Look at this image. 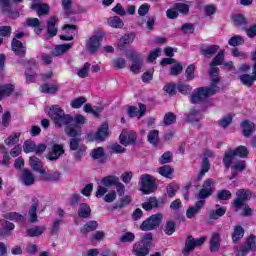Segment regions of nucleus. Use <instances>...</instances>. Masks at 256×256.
Segmentation results:
<instances>
[{
  "label": "nucleus",
  "mask_w": 256,
  "mask_h": 256,
  "mask_svg": "<svg viewBox=\"0 0 256 256\" xmlns=\"http://www.w3.org/2000/svg\"><path fill=\"white\" fill-rule=\"evenodd\" d=\"M65 133L68 137H71L69 147L74 161H81L87 155V146H85V144H81V137L75 128L67 126L65 128Z\"/></svg>",
  "instance_id": "nucleus-1"
},
{
  "label": "nucleus",
  "mask_w": 256,
  "mask_h": 256,
  "mask_svg": "<svg viewBox=\"0 0 256 256\" xmlns=\"http://www.w3.org/2000/svg\"><path fill=\"white\" fill-rule=\"evenodd\" d=\"M48 115L58 127H63V125L71 127V123H73V116L65 114V111L59 105H52L48 111Z\"/></svg>",
  "instance_id": "nucleus-2"
},
{
  "label": "nucleus",
  "mask_w": 256,
  "mask_h": 256,
  "mask_svg": "<svg viewBox=\"0 0 256 256\" xmlns=\"http://www.w3.org/2000/svg\"><path fill=\"white\" fill-rule=\"evenodd\" d=\"M217 91L219 90H216V88L213 86L197 88L193 91V93L190 96V103H192L193 105L203 103L205 99L211 97L212 95H215Z\"/></svg>",
  "instance_id": "nucleus-3"
},
{
  "label": "nucleus",
  "mask_w": 256,
  "mask_h": 256,
  "mask_svg": "<svg viewBox=\"0 0 256 256\" xmlns=\"http://www.w3.org/2000/svg\"><path fill=\"white\" fill-rule=\"evenodd\" d=\"M151 241H153V234L148 233V234L144 235L139 242H136L133 245V248H132L133 255H135V256L149 255Z\"/></svg>",
  "instance_id": "nucleus-4"
},
{
  "label": "nucleus",
  "mask_w": 256,
  "mask_h": 256,
  "mask_svg": "<svg viewBox=\"0 0 256 256\" xmlns=\"http://www.w3.org/2000/svg\"><path fill=\"white\" fill-rule=\"evenodd\" d=\"M205 241H207V236H201L195 239L192 235H188L184 243V248L182 249V254L188 256L195 251L196 247H201Z\"/></svg>",
  "instance_id": "nucleus-5"
},
{
  "label": "nucleus",
  "mask_w": 256,
  "mask_h": 256,
  "mask_svg": "<svg viewBox=\"0 0 256 256\" xmlns=\"http://www.w3.org/2000/svg\"><path fill=\"white\" fill-rule=\"evenodd\" d=\"M140 191L144 195H150V193H155L157 189V184L155 183V178L151 174H143L139 181Z\"/></svg>",
  "instance_id": "nucleus-6"
},
{
  "label": "nucleus",
  "mask_w": 256,
  "mask_h": 256,
  "mask_svg": "<svg viewBox=\"0 0 256 256\" xmlns=\"http://www.w3.org/2000/svg\"><path fill=\"white\" fill-rule=\"evenodd\" d=\"M161 221H163V214H153L142 222L140 229L142 231H153V229H157L161 225Z\"/></svg>",
  "instance_id": "nucleus-7"
},
{
  "label": "nucleus",
  "mask_w": 256,
  "mask_h": 256,
  "mask_svg": "<svg viewBox=\"0 0 256 256\" xmlns=\"http://www.w3.org/2000/svg\"><path fill=\"white\" fill-rule=\"evenodd\" d=\"M253 193L247 189H239L236 191V199L232 202L233 207H235L236 211L242 209V207L249 201L252 197Z\"/></svg>",
  "instance_id": "nucleus-8"
},
{
  "label": "nucleus",
  "mask_w": 256,
  "mask_h": 256,
  "mask_svg": "<svg viewBox=\"0 0 256 256\" xmlns=\"http://www.w3.org/2000/svg\"><path fill=\"white\" fill-rule=\"evenodd\" d=\"M251 59L254 62L252 64V76L249 74H243L239 76V80L242 83V85H245V87H252L253 83H255L256 81V50H254L251 53Z\"/></svg>",
  "instance_id": "nucleus-9"
},
{
  "label": "nucleus",
  "mask_w": 256,
  "mask_h": 256,
  "mask_svg": "<svg viewBox=\"0 0 256 256\" xmlns=\"http://www.w3.org/2000/svg\"><path fill=\"white\" fill-rule=\"evenodd\" d=\"M103 37H105V33H100L93 35L86 42V48L91 55H95L97 51H99V47H101V41H103Z\"/></svg>",
  "instance_id": "nucleus-10"
},
{
  "label": "nucleus",
  "mask_w": 256,
  "mask_h": 256,
  "mask_svg": "<svg viewBox=\"0 0 256 256\" xmlns=\"http://www.w3.org/2000/svg\"><path fill=\"white\" fill-rule=\"evenodd\" d=\"M128 58L132 61L130 71L134 73V75H139L141 69H143V56L137 52H130Z\"/></svg>",
  "instance_id": "nucleus-11"
},
{
  "label": "nucleus",
  "mask_w": 256,
  "mask_h": 256,
  "mask_svg": "<svg viewBox=\"0 0 256 256\" xmlns=\"http://www.w3.org/2000/svg\"><path fill=\"white\" fill-rule=\"evenodd\" d=\"M109 137V125L102 124L98 131L87 135L88 141H105Z\"/></svg>",
  "instance_id": "nucleus-12"
},
{
  "label": "nucleus",
  "mask_w": 256,
  "mask_h": 256,
  "mask_svg": "<svg viewBox=\"0 0 256 256\" xmlns=\"http://www.w3.org/2000/svg\"><path fill=\"white\" fill-rule=\"evenodd\" d=\"M249 251H256V236L253 234L248 237L246 245L237 250L236 255L245 256L249 253Z\"/></svg>",
  "instance_id": "nucleus-13"
},
{
  "label": "nucleus",
  "mask_w": 256,
  "mask_h": 256,
  "mask_svg": "<svg viewBox=\"0 0 256 256\" xmlns=\"http://www.w3.org/2000/svg\"><path fill=\"white\" fill-rule=\"evenodd\" d=\"M65 153V149L61 144H53L50 152L47 155L48 161H57L61 155Z\"/></svg>",
  "instance_id": "nucleus-14"
},
{
  "label": "nucleus",
  "mask_w": 256,
  "mask_h": 256,
  "mask_svg": "<svg viewBox=\"0 0 256 256\" xmlns=\"http://www.w3.org/2000/svg\"><path fill=\"white\" fill-rule=\"evenodd\" d=\"M39 207V199L33 197L31 200V206L28 211V221L29 223H37L39 221L37 216V209Z\"/></svg>",
  "instance_id": "nucleus-15"
},
{
  "label": "nucleus",
  "mask_w": 256,
  "mask_h": 256,
  "mask_svg": "<svg viewBox=\"0 0 256 256\" xmlns=\"http://www.w3.org/2000/svg\"><path fill=\"white\" fill-rule=\"evenodd\" d=\"M205 207V200H198L194 206H191L186 211L187 219H193L195 215H199L201 213V209Z\"/></svg>",
  "instance_id": "nucleus-16"
},
{
  "label": "nucleus",
  "mask_w": 256,
  "mask_h": 256,
  "mask_svg": "<svg viewBox=\"0 0 256 256\" xmlns=\"http://www.w3.org/2000/svg\"><path fill=\"white\" fill-rule=\"evenodd\" d=\"M209 249L211 253H217L221 249V234L219 232H213L210 238Z\"/></svg>",
  "instance_id": "nucleus-17"
},
{
  "label": "nucleus",
  "mask_w": 256,
  "mask_h": 256,
  "mask_svg": "<svg viewBox=\"0 0 256 256\" xmlns=\"http://www.w3.org/2000/svg\"><path fill=\"white\" fill-rule=\"evenodd\" d=\"M21 183L26 187H31V185H35V174H33L31 170H22Z\"/></svg>",
  "instance_id": "nucleus-18"
},
{
  "label": "nucleus",
  "mask_w": 256,
  "mask_h": 256,
  "mask_svg": "<svg viewBox=\"0 0 256 256\" xmlns=\"http://www.w3.org/2000/svg\"><path fill=\"white\" fill-rule=\"evenodd\" d=\"M147 111V107L145 106V104H139V109L135 106H130L128 109V116L129 117H137L138 119H141V117H143V115H145Z\"/></svg>",
  "instance_id": "nucleus-19"
},
{
  "label": "nucleus",
  "mask_w": 256,
  "mask_h": 256,
  "mask_svg": "<svg viewBox=\"0 0 256 256\" xmlns=\"http://www.w3.org/2000/svg\"><path fill=\"white\" fill-rule=\"evenodd\" d=\"M11 48L15 55L22 56L27 53V48L23 45V42L17 40L16 38L12 39Z\"/></svg>",
  "instance_id": "nucleus-20"
},
{
  "label": "nucleus",
  "mask_w": 256,
  "mask_h": 256,
  "mask_svg": "<svg viewBox=\"0 0 256 256\" xmlns=\"http://www.w3.org/2000/svg\"><path fill=\"white\" fill-rule=\"evenodd\" d=\"M30 166L33 169V171H36L37 173H40V175L45 174V169H43V164L41 163V160L37 158V156H31L29 158Z\"/></svg>",
  "instance_id": "nucleus-21"
},
{
  "label": "nucleus",
  "mask_w": 256,
  "mask_h": 256,
  "mask_svg": "<svg viewBox=\"0 0 256 256\" xmlns=\"http://www.w3.org/2000/svg\"><path fill=\"white\" fill-rule=\"evenodd\" d=\"M41 181H49L50 183H57V181L61 180V172L55 171L51 173L45 172L40 177Z\"/></svg>",
  "instance_id": "nucleus-22"
},
{
  "label": "nucleus",
  "mask_w": 256,
  "mask_h": 256,
  "mask_svg": "<svg viewBox=\"0 0 256 256\" xmlns=\"http://www.w3.org/2000/svg\"><path fill=\"white\" fill-rule=\"evenodd\" d=\"M244 137H249L255 133V124L249 120H244L241 123Z\"/></svg>",
  "instance_id": "nucleus-23"
},
{
  "label": "nucleus",
  "mask_w": 256,
  "mask_h": 256,
  "mask_svg": "<svg viewBox=\"0 0 256 256\" xmlns=\"http://www.w3.org/2000/svg\"><path fill=\"white\" fill-rule=\"evenodd\" d=\"M209 74L211 75L210 87H214V89L219 91V87L217 86V83H219V68L211 66Z\"/></svg>",
  "instance_id": "nucleus-24"
},
{
  "label": "nucleus",
  "mask_w": 256,
  "mask_h": 256,
  "mask_svg": "<svg viewBox=\"0 0 256 256\" xmlns=\"http://www.w3.org/2000/svg\"><path fill=\"white\" fill-rule=\"evenodd\" d=\"M31 9L37 12L38 17L41 15H48L49 14V5L43 3H34L32 4Z\"/></svg>",
  "instance_id": "nucleus-25"
},
{
  "label": "nucleus",
  "mask_w": 256,
  "mask_h": 256,
  "mask_svg": "<svg viewBox=\"0 0 256 256\" xmlns=\"http://www.w3.org/2000/svg\"><path fill=\"white\" fill-rule=\"evenodd\" d=\"M78 216L81 219H89L91 217V206L87 203H81L78 208Z\"/></svg>",
  "instance_id": "nucleus-26"
},
{
  "label": "nucleus",
  "mask_w": 256,
  "mask_h": 256,
  "mask_svg": "<svg viewBox=\"0 0 256 256\" xmlns=\"http://www.w3.org/2000/svg\"><path fill=\"white\" fill-rule=\"evenodd\" d=\"M71 47H73V43L57 45L52 51V55H54V57H59V55H64V53H67V51H69Z\"/></svg>",
  "instance_id": "nucleus-27"
},
{
  "label": "nucleus",
  "mask_w": 256,
  "mask_h": 256,
  "mask_svg": "<svg viewBox=\"0 0 256 256\" xmlns=\"http://www.w3.org/2000/svg\"><path fill=\"white\" fill-rule=\"evenodd\" d=\"M135 40V34L131 33V34H125L124 36H122L120 38V41L118 43V47L121 51H123V49H125L126 45H131V43H133V41Z\"/></svg>",
  "instance_id": "nucleus-28"
},
{
  "label": "nucleus",
  "mask_w": 256,
  "mask_h": 256,
  "mask_svg": "<svg viewBox=\"0 0 256 256\" xmlns=\"http://www.w3.org/2000/svg\"><path fill=\"white\" fill-rule=\"evenodd\" d=\"M185 121L186 123H199L201 121V112L195 109L190 110L186 115Z\"/></svg>",
  "instance_id": "nucleus-29"
},
{
  "label": "nucleus",
  "mask_w": 256,
  "mask_h": 256,
  "mask_svg": "<svg viewBox=\"0 0 256 256\" xmlns=\"http://www.w3.org/2000/svg\"><path fill=\"white\" fill-rule=\"evenodd\" d=\"M245 236V229L242 228L241 225H236L234 227V231L232 233V241L233 243H239L242 237Z\"/></svg>",
  "instance_id": "nucleus-30"
},
{
  "label": "nucleus",
  "mask_w": 256,
  "mask_h": 256,
  "mask_svg": "<svg viewBox=\"0 0 256 256\" xmlns=\"http://www.w3.org/2000/svg\"><path fill=\"white\" fill-rule=\"evenodd\" d=\"M15 91V86L13 84H5L0 86V101L9 97L11 93Z\"/></svg>",
  "instance_id": "nucleus-31"
},
{
  "label": "nucleus",
  "mask_w": 256,
  "mask_h": 256,
  "mask_svg": "<svg viewBox=\"0 0 256 256\" xmlns=\"http://www.w3.org/2000/svg\"><path fill=\"white\" fill-rule=\"evenodd\" d=\"M45 226H35L26 230L27 237H40L45 233Z\"/></svg>",
  "instance_id": "nucleus-32"
},
{
  "label": "nucleus",
  "mask_w": 256,
  "mask_h": 256,
  "mask_svg": "<svg viewBox=\"0 0 256 256\" xmlns=\"http://www.w3.org/2000/svg\"><path fill=\"white\" fill-rule=\"evenodd\" d=\"M5 219H9L10 221H16L17 223H25L27 218L24 215H21L17 212H9L4 214Z\"/></svg>",
  "instance_id": "nucleus-33"
},
{
  "label": "nucleus",
  "mask_w": 256,
  "mask_h": 256,
  "mask_svg": "<svg viewBox=\"0 0 256 256\" xmlns=\"http://www.w3.org/2000/svg\"><path fill=\"white\" fill-rule=\"evenodd\" d=\"M119 181V177L115 176V175H109V176H105L101 179V183L103 186L107 187H113L117 185V182Z\"/></svg>",
  "instance_id": "nucleus-34"
},
{
  "label": "nucleus",
  "mask_w": 256,
  "mask_h": 256,
  "mask_svg": "<svg viewBox=\"0 0 256 256\" xmlns=\"http://www.w3.org/2000/svg\"><path fill=\"white\" fill-rule=\"evenodd\" d=\"M99 227V223L95 220H91L87 222L82 228L81 233L83 235H87V233H91L92 231H96V229Z\"/></svg>",
  "instance_id": "nucleus-35"
},
{
  "label": "nucleus",
  "mask_w": 256,
  "mask_h": 256,
  "mask_svg": "<svg viewBox=\"0 0 256 256\" xmlns=\"http://www.w3.org/2000/svg\"><path fill=\"white\" fill-rule=\"evenodd\" d=\"M209 169H211V162H209V159L203 158L201 171L199 172V174L197 176L198 181H201V179H203V177H205V173H209Z\"/></svg>",
  "instance_id": "nucleus-36"
},
{
  "label": "nucleus",
  "mask_w": 256,
  "mask_h": 256,
  "mask_svg": "<svg viewBox=\"0 0 256 256\" xmlns=\"http://www.w3.org/2000/svg\"><path fill=\"white\" fill-rule=\"evenodd\" d=\"M219 51V45H210L206 48L201 50V55H204V57H207L208 59H211L215 53Z\"/></svg>",
  "instance_id": "nucleus-37"
},
{
  "label": "nucleus",
  "mask_w": 256,
  "mask_h": 256,
  "mask_svg": "<svg viewBox=\"0 0 256 256\" xmlns=\"http://www.w3.org/2000/svg\"><path fill=\"white\" fill-rule=\"evenodd\" d=\"M225 213H227V208L222 206L216 210H211L209 212V219L211 221H216V219H219V217H223V215H225Z\"/></svg>",
  "instance_id": "nucleus-38"
},
{
  "label": "nucleus",
  "mask_w": 256,
  "mask_h": 256,
  "mask_svg": "<svg viewBox=\"0 0 256 256\" xmlns=\"http://www.w3.org/2000/svg\"><path fill=\"white\" fill-rule=\"evenodd\" d=\"M234 25L238 27V29H245L247 27V18L245 16L238 14L233 17Z\"/></svg>",
  "instance_id": "nucleus-39"
},
{
  "label": "nucleus",
  "mask_w": 256,
  "mask_h": 256,
  "mask_svg": "<svg viewBox=\"0 0 256 256\" xmlns=\"http://www.w3.org/2000/svg\"><path fill=\"white\" fill-rule=\"evenodd\" d=\"M233 159H235V153H233V150H230L229 152L224 153L222 163L227 170H229V168L231 167V163H233Z\"/></svg>",
  "instance_id": "nucleus-40"
},
{
  "label": "nucleus",
  "mask_w": 256,
  "mask_h": 256,
  "mask_svg": "<svg viewBox=\"0 0 256 256\" xmlns=\"http://www.w3.org/2000/svg\"><path fill=\"white\" fill-rule=\"evenodd\" d=\"M108 25L113 29H123V20L119 16H113L108 19Z\"/></svg>",
  "instance_id": "nucleus-41"
},
{
  "label": "nucleus",
  "mask_w": 256,
  "mask_h": 256,
  "mask_svg": "<svg viewBox=\"0 0 256 256\" xmlns=\"http://www.w3.org/2000/svg\"><path fill=\"white\" fill-rule=\"evenodd\" d=\"M40 91H41V93L53 95V94L57 93V91H59V86L50 85V84H42L40 86Z\"/></svg>",
  "instance_id": "nucleus-42"
},
{
  "label": "nucleus",
  "mask_w": 256,
  "mask_h": 256,
  "mask_svg": "<svg viewBox=\"0 0 256 256\" xmlns=\"http://www.w3.org/2000/svg\"><path fill=\"white\" fill-rule=\"evenodd\" d=\"M225 61V50H220L210 63V67H217V65H223Z\"/></svg>",
  "instance_id": "nucleus-43"
},
{
  "label": "nucleus",
  "mask_w": 256,
  "mask_h": 256,
  "mask_svg": "<svg viewBox=\"0 0 256 256\" xmlns=\"http://www.w3.org/2000/svg\"><path fill=\"white\" fill-rule=\"evenodd\" d=\"M57 23V18L52 17L48 21V37H55L57 35V28H55V25Z\"/></svg>",
  "instance_id": "nucleus-44"
},
{
  "label": "nucleus",
  "mask_w": 256,
  "mask_h": 256,
  "mask_svg": "<svg viewBox=\"0 0 256 256\" xmlns=\"http://www.w3.org/2000/svg\"><path fill=\"white\" fill-rule=\"evenodd\" d=\"M232 153H234L235 157H241L242 159H245L247 155H249V150L245 146H238L236 149L232 150Z\"/></svg>",
  "instance_id": "nucleus-45"
},
{
  "label": "nucleus",
  "mask_w": 256,
  "mask_h": 256,
  "mask_svg": "<svg viewBox=\"0 0 256 256\" xmlns=\"http://www.w3.org/2000/svg\"><path fill=\"white\" fill-rule=\"evenodd\" d=\"M243 43H245V40L241 35H234L228 41L231 47H239V45H243Z\"/></svg>",
  "instance_id": "nucleus-46"
},
{
  "label": "nucleus",
  "mask_w": 256,
  "mask_h": 256,
  "mask_svg": "<svg viewBox=\"0 0 256 256\" xmlns=\"http://www.w3.org/2000/svg\"><path fill=\"white\" fill-rule=\"evenodd\" d=\"M177 121V115L173 112H168L164 115L163 123L167 127L173 125Z\"/></svg>",
  "instance_id": "nucleus-47"
},
{
  "label": "nucleus",
  "mask_w": 256,
  "mask_h": 256,
  "mask_svg": "<svg viewBox=\"0 0 256 256\" xmlns=\"http://www.w3.org/2000/svg\"><path fill=\"white\" fill-rule=\"evenodd\" d=\"M231 123H233V116L231 114L224 116L218 121V125L219 127H222V129H227Z\"/></svg>",
  "instance_id": "nucleus-48"
},
{
  "label": "nucleus",
  "mask_w": 256,
  "mask_h": 256,
  "mask_svg": "<svg viewBox=\"0 0 256 256\" xmlns=\"http://www.w3.org/2000/svg\"><path fill=\"white\" fill-rule=\"evenodd\" d=\"M175 9L180 13L181 15H189V4L180 2L174 4Z\"/></svg>",
  "instance_id": "nucleus-49"
},
{
  "label": "nucleus",
  "mask_w": 256,
  "mask_h": 256,
  "mask_svg": "<svg viewBox=\"0 0 256 256\" xmlns=\"http://www.w3.org/2000/svg\"><path fill=\"white\" fill-rule=\"evenodd\" d=\"M158 173L162 175V177H166L167 179H169V177L173 175V168L169 165H164L158 168Z\"/></svg>",
  "instance_id": "nucleus-50"
},
{
  "label": "nucleus",
  "mask_w": 256,
  "mask_h": 256,
  "mask_svg": "<svg viewBox=\"0 0 256 256\" xmlns=\"http://www.w3.org/2000/svg\"><path fill=\"white\" fill-rule=\"evenodd\" d=\"M202 189L204 191H210L211 193L215 192V180L208 178L202 184Z\"/></svg>",
  "instance_id": "nucleus-51"
},
{
  "label": "nucleus",
  "mask_w": 256,
  "mask_h": 256,
  "mask_svg": "<svg viewBox=\"0 0 256 256\" xmlns=\"http://www.w3.org/2000/svg\"><path fill=\"white\" fill-rule=\"evenodd\" d=\"M84 103H87V98L78 97L76 99H73L70 102V106L72 107V109H81V107H83Z\"/></svg>",
  "instance_id": "nucleus-52"
},
{
  "label": "nucleus",
  "mask_w": 256,
  "mask_h": 256,
  "mask_svg": "<svg viewBox=\"0 0 256 256\" xmlns=\"http://www.w3.org/2000/svg\"><path fill=\"white\" fill-rule=\"evenodd\" d=\"M90 68H91V63L86 62L84 66L77 71L78 77H80V79H85L86 77H88Z\"/></svg>",
  "instance_id": "nucleus-53"
},
{
  "label": "nucleus",
  "mask_w": 256,
  "mask_h": 256,
  "mask_svg": "<svg viewBox=\"0 0 256 256\" xmlns=\"http://www.w3.org/2000/svg\"><path fill=\"white\" fill-rule=\"evenodd\" d=\"M147 140L152 144V145H157L159 143V130H151L148 133Z\"/></svg>",
  "instance_id": "nucleus-54"
},
{
  "label": "nucleus",
  "mask_w": 256,
  "mask_h": 256,
  "mask_svg": "<svg viewBox=\"0 0 256 256\" xmlns=\"http://www.w3.org/2000/svg\"><path fill=\"white\" fill-rule=\"evenodd\" d=\"M163 91L170 96L177 95V84L170 82L163 87Z\"/></svg>",
  "instance_id": "nucleus-55"
},
{
  "label": "nucleus",
  "mask_w": 256,
  "mask_h": 256,
  "mask_svg": "<svg viewBox=\"0 0 256 256\" xmlns=\"http://www.w3.org/2000/svg\"><path fill=\"white\" fill-rule=\"evenodd\" d=\"M68 125H70V127H72L73 129L77 130V127H79V125H85V117L81 114H78L75 116V118H73V123Z\"/></svg>",
  "instance_id": "nucleus-56"
},
{
  "label": "nucleus",
  "mask_w": 256,
  "mask_h": 256,
  "mask_svg": "<svg viewBox=\"0 0 256 256\" xmlns=\"http://www.w3.org/2000/svg\"><path fill=\"white\" fill-rule=\"evenodd\" d=\"M72 5L73 2L71 0H62V7L66 15H75V12H73V9L71 8Z\"/></svg>",
  "instance_id": "nucleus-57"
},
{
  "label": "nucleus",
  "mask_w": 256,
  "mask_h": 256,
  "mask_svg": "<svg viewBox=\"0 0 256 256\" xmlns=\"http://www.w3.org/2000/svg\"><path fill=\"white\" fill-rule=\"evenodd\" d=\"M173 161V153L171 152H165L160 158H159V164L160 165H167V163H171Z\"/></svg>",
  "instance_id": "nucleus-58"
},
{
  "label": "nucleus",
  "mask_w": 256,
  "mask_h": 256,
  "mask_svg": "<svg viewBox=\"0 0 256 256\" xmlns=\"http://www.w3.org/2000/svg\"><path fill=\"white\" fill-rule=\"evenodd\" d=\"M90 156L95 160L102 159V157H105V151L103 150V147H98L91 151Z\"/></svg>",
  "instance_id": "nucleus-59"
},
{
  "label": "nucleus",
  "mask_w": 256,
  "mask_h": 256,
  "mask_svg": "<svg viewBox=\"0 0 256 256\" xmlns=\"http://www.w3.org/2000/svg\"><path fill=\"white\" fill-rule=\"evenodd\" d=\"M166 191H167L168 197L173 198L175 197V193L179 191V185L176 183H170L168 184Z\"/></svg>",
  "instance_id": "nucleus-60"
},
{
  "label": "nucleus",
  "mask_w": 256,
  "mask_h": 256,
  "mask_svg": "<svg viewBox=\"0 0 256 256\" xmlns=\"http://www.w3.org/2000/svg\"><path fill=\"white\" fill-rule=\"evenodd\" d=\"M232 194L229 190H219L217 193V198L219 201H229L231 199Z\"/></svg>",
  "instance_id": "nucleus-61"
},
{
  "label": "nucleus",
  "mask_w": 256,
  "mask_h": 256,
  "mask_svg": "<svg viewBox=\"0 0 256 256\" xmlns=\"http://www.w3.org/2000/svg\"><path fill=\"white\" fill-rule=\"evenodd\" d=\"M164 233L166 235H173L175 233V222L172 220H169L166 222L164 226Z\"/></svg>",
  "instance_id": "nucleus-62"
},
{
  "label": "nucleus",
  "mask_w": 256,
  "mask_h": 256,
  "mask_svg": "<svg viewBox=\"0 0 256 256\" xmlns=\"http://www.w3.org/2000/svg\"><path fill=\"white\" fill-rule=\"evenodd\" d=\"M177 89L182 95H189L191 93V86L189 84H184L183 82L178 83Z\"/></svg>",
  "instance_id": "nucleus-63"
},
{
  "label": "nucleus",
  "mask_w": 256,
  "mask_h": 256,
  "mask_svg": "<svg viewBox=\"0 0 256 256\" xmlns=\"http://www.w3.org/2000/svg\"><path fill=\"white\" fill-rule=\"evenodd\" d=\"M23 151L24 153H33V151H35V142L31 140L25 141L23 145Z\"/></svg>",
  "instance_id": "nucleus-64"
}]
</instances>
